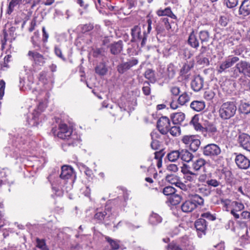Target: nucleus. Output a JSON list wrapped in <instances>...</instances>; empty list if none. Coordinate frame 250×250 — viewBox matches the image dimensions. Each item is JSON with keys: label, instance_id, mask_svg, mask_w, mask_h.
<instances>
[{"label": "nucleus", "instance_id": "e2e57ef3", "mask_svg": "<svg viewBox=\"0 0 250 250\" xmlns=\"http://www.w3.org/2000/svg\"><path fill=\"white\" fill-rule=\"evenodd\" d=\"M192 135L184 136L182 139V142L186 145H188L190 143V140L192 139Z\"/></svg>", "mask_w": 250, "mask_h": 250}, {"label": "nucleus", "instance_id": "2f4dec72", "mask_svg": "<svg viewBox=\"0 0 250 250\" xmlns=\"http://www.w3.org/2000/svg\"><path fill=\"white\" fill-rule=\"evenodd\" d=\"M145 77L146 79L149 80L151 83H154L156 82L154 71L151 69H147L145 73Z\"/></svg>", "mask_w": 250, "mask_h": 250}, {"label": "nucleus", "instance_id": "a211bd4d", "mask_svg": "<svg viewBox=\"0 0 250 250\" xmlns=\"http://www.w3.org/2000/svg\"><path fill=\"white\" fill-rule=\"evenodd\" d=\"M193 158V155L186 149L180 150V158L185 162H189Z\"/></svg>", "mask_w": 250, "mask_h": 250}, {"label": "nucleus", "instance_id": "680f3d73", "mask_svg": "<svg viewBox=\"0 0 250 250\" xmlns=\"http://www.w3.org/2000/svg\"><path fill=\"white\" fill-rule=\"evenodd\" d=\"M167 170L169 171L176 172L178 171V167L175 164H169L167 166Z\"/></svg>", "mask_w": 250, "mask_h": 250}, {"label": "nucleus", "instance_id": "4c0bfd02", "mask_svg": "<svg viewBox=\"0 0 250 250\" xmlns=\"http://www.w3.org/2000/svg\"><path fill=\"white\" fill-rule=\"evenodd\" d=\"M168 132L173 136H179L181 134L180 127L178 125L173 126L171 128L169 127Z\"/></svg>", "mask_w": 250, "mask_h": 250}, {"label": "nucleus", "instance_id": "a18cd8bd", "mask_svg": "<svg viewBox=\"0 0 250 250\" xmlns=\"http://www.w3.org/2000/svg\"><path fill=\"white\" fill-rule=\"evenodd\" d=\"M142 91L143 93L146 96H148L150 94L151 88L150 87V84L148 82H145L144 83V86L142 88Z\"/></svg>", "mask_w": 250, "mask_h": 250}, {"label": "nucleus", "instance_id": "5fc2aeb1", "mask_svg": "<svg viewBox=\"0 0 250 250\" xmlns=\"http://www.w3.org/2000/svg\"><path fill=\"white\" fill-rule=\"evenodd\" d=\"M167 250H182V249L177 244L171 242L167 246Z\"/></svg>", "mask_w": 250, "mask_h": 250}, {"label": "nucleus", "instance_id": "09e8293b", "mask_svg": "<svg viewBox=\"0 0 250 250\" xmlns=\"http://www.w3.org/2000/svg\"><path fill=\"white\" fill-rule=\"evenodd\" d=\"M37 247L42 250H48L45 244L44 240L43 239H37Z\"/></svg>", "mask_w": 250, "mask_h": 250}, {"label": "nucleus", "instance_id": "0e129e2a", "mask_svg": "<svg viewBox=\"0 0 250 250\" xmlns=\"http://www.w3.org/2000/svg\"><path fill=\"white\" fill-rule=\"evenodd\" d=\"M171 94L174 96H178L180 92V88L177 86H173L170 89Z\"/></svg>", "mask_w": 250, "mask_h": 250}, {"label": "nucleus", "instance_id": "5701e85b", "mask_svg": "<svg viewBox=\"0 0 250 250\" xmlns=\"http://www.w3.org/2000/svg\"><path fill=\"white\" fill-rule=\"evenodd\" d=\"M32 59L35 65L42 66L45 62L44 58L43 56L37 52H32Z\"/></svg>", "mask_w": 250, "mask_h": 250}, {"label": "nucleus", "instance_id": "6e6d98bb", "mask_svg": "<svg viewBox=\"0 0 250 250\" xmlns=\"http://www.w3.org/2000/svg\"><path fill=\"white\" fill-rule=\"evenodd\" d=\"M5 83L4 80H0V99H2L4 94Z\"/></svg>", "mask_w": 250, "mask_h": 250}, {"label": "nucleus", "instance_id": "cd10ccee", "mask_svg": "<svg viewBox=\"0 0 250 250\" xmlns=\"http://www.w3.org/2000/svg\"><path fill=\"white\" fill-rule=\"evenodd\" d=\"M199 119L197 116L195 115L192 117V120L190 122V124L193 125L194 129L197 131H203L204 128L199 123Z\"/></svg>", "mask_w": 250, "mask_h": 250}, {"label": "nucleus", "instance_id": "c03bdc74", "mask_svg": "<svg viewBox=\"0 0 250 250\" xmlns=\"http://www.w3.org/2000/svg\"><path fill=\"white\" fill-rule=\"evenodd\" d=\"M197 62L201 65H209V60L206 57H204L203 55H199L197 57Z\"/></svg>", "mask_w": 250, "mask_h": 250}, {"label": "nucleus", "instance_id": "f8f14e48", "mask_svg": "<svg viewBox=\"0 0 250 250\" xmlns=\"http://www.w3.org/2000/svg\"><path fill=\"white\" fill-rule=\"evenodd\" d=\"M238 14L245 17L250 15V0H243L239 8Z\"/></svg>", "mask_w": 250, "mask_h": 250}, {"label": "nucleus", "instance_id": "dca6fc26", "mask_svg": "<svg viewBox=\"0 0 250 250\" xmlns=\"http://www.w3.org/2000/svg\"><path fill=\"white\" fill-rule=\"evenodd\" d=\"M170 118L173 124H181L185 119V115L183 112H176L171 114Z\"/></svg>", "mask_w": 250, "mask_h": 250}, {"label": "nucleus", "instance_id": "13d9d810", "mask_svg": "<svg viewBox=\"0 0 250 250\" xmlns=\"http://www.w3.org/2000/svg\"><path fill=\"white\" fill-rule=\"evenodd\" d=\"M201 217L211 221L214 220L216 219L215 217L211 214L209 212H207L202 213Z\"/></svg>", "mask_w": 250, "mask_h": 250}, {"label": "nucleus", "instance_id": "20e7f679", "mask_svg": "<svg viewBox=\"0 0 250 250\" xmlns=\"http://www.w3.org/2000/svg\"><path fill=\"white\" fill-rule=\"evenodd\" d=\"M239 60V58L238 57L229 56L217 67L216 70L217 72L221 74L224 72H226L227 69L231 67L235 63L238 62Z\"/></svg>", "mask_w": 250, "mask_h": 250}, {"label": "nucleus", "instance_id": "0eeeda50", "mask_svg": "<svg viewBox=\"0 0 250 250\" xmlns=\"http://www.w3.org/2000/svg\"><path fill=\"white\" fill-rule=\"evenodd\" d=\"M235 162L237 166L240 169H247L250 167V160L242 154L235 153Z\"/></svg>", "mask_w": 250, "mask_h": 250}, {"label": "nucleus", "instance_id": "58836bf2", "mask_svg": "<svg viewBox=\"0 0 250 250\" xmlns=\"http://www.w3.org/2000/svg\"><path fill=\"white\" fill-rule=\"evenodd\" d=\"M200 144V140L197 137L195 140H193L192 144L189 146L190 149L193 152L196 151L199 148Z\"/></svg>", "mask_w": 250, "mask_h": 250}, {"label": "nucleus", "instance_id": "603ef678", "mask_svg": "<svg viewBox=\"0 0 250 250\" xmlns=\"http://www.w3.org/2000/svg\"><path fill=\"white\" fill-rule=\"evenodd\" d=\"M33 157H34V159L33 160H32V162L33 161L35 165H36L37 167L42 166V165L45 163V159L42 157L39 158L37 157L32 156V158Z\"/></svg>", "mask_w": 250, "mask_h": 250}, {"label": "nucleus", "instance_id": "9d476101", "mask_svg": "<svg viewBox=\"0 0 250 250\" xmlns=\"http://www.w3.org/2000/svg\"><path fill=\"white\" fill-rule=\"evenodd\" d=\"M170 125L169 119L166 116H162L158 120L157 126L162 134H166L169 130Z\"/></svg>", "mask_w": 250, "mask_h": 250}, {"label": "nucleus", "instance_id": "f3484780", "mask_svg": "<svg viewBox=\"0 0 250 250\" xmlns=\"http://www.w3.org/2000/svg\"><path fill=\"white\" fill-rule=\"evenodd\" d=\"M166 180L171 184L175 185L180 187L181 189L186 188V186L181 182L178 181L177 177L173 174L167 175L166 177Z\"/></svg>", "mask_w": 250, "mask_h": 250}, {"label": "nucleus", "instance_id": "4d7b16f0", "mask_svg": "<svg viewBox=\"0 0 250 250\" xmlns=\"http://www.w3.org/2000/svg\"><path fill=\"white\" fill-rule=\"evenodd\" d=\"M191 67L188 64H185L181 69V75H185L188 73Z\"/></svg>", "mask_w": 250, "mask_h": 250}, {"label": "nucleus", "instance_id": "2eb2a0df", "mask_svg": "<svg viewBox=\"0 0 250 250\" xmlns=\"http://www.w3.org/2000/svg\"><path fill=\"white\" fill-rule=\"evenodd\" d=\"M203 84L204 80L200 76L195 77L191 83L192 89L196 92L199 91L203 88Z\"/></svg>", "mask_w": 250, "mask_h": 250}, {"label": "nucleus", "instance_id": "6ab92c4d", "mask_svg": "<svg viewBox=\"0 0 250 250\" xmlns=\"http://www.w3.org/2000/svg\"><path fill=\"white\" fill-rule=\"evenodd\" d=\"M188 41V44L194 48H197L199 46V42L193 31L190 34Z\"/></svg>", "mask_w": 250, "mask_h": 250}, {"label": "nucleus", "instance_id": "6e6552de", "mask_svg": "<svg viewBox=\"0 0 250 250\" xmlns=\"http://www.w3.org/2000/svg\"><path fill=\"white\" fill-rule=\"evenodd\" d=\"M72 130L65 124H61L59 126L57 136L62 140H68L72 135Z\"/></svg>", "mask_w": 250, "mask_h": 250}, {"label": "nucleus", "instance_id": "774afa93", "mask_svg": "<svg viewBox=\"0 0 250 250\" xmlns=\"http://www.w3.org/2000/svg\"><path fill=\"white\" fill-rule=\"evenodd\" d=\"M54 51H55V54L58 57H59V58H61L63 60H65L64 58L63 57V56L62 55V53L61 50L59 47L56 46L55 47V50Z\"/></svg>", "mask_w": 250, "mask_h": 250}, {"label": "nucleus", "instance_id": "72a5a7b5", "mask_svg": "<svg viewBox=\"0 0 250 250\" xmlns=\"http://www.w3.org/2000/svg\"><path fill=\"white\" fill-rule=\"evenodd\" d=\"M151 137L152 139V142L151 143V147L154 150L158 149L160 146V143L158 140L154 139L156 137V134L154 132L151 133Z\"/></svg>", "mask_w": 250, "mask_h": 250}, {"label": "nucleus", "instance_id": "412c9836", "mask_svg": "<svg viewBox=\"0 0 250 250\" xmlns=\"http://www.w3.org/2000/svg\"><path fill=\"white\" fill-rule=\"evenodd\" d=\"M190 106L193 110L199 112L204 109L205 104L202 101H194L191 103Z\"/></svg>", "mask_w": 250, "mask_h": 250}, {"label": "nucleus", "instance_id": "bf43d9fd", "mask_svg": "<svg viewBox=\"0 0 250 250\" xmlns=\"http://www.w3.org/2000/svg\"><path fill=\"white\" fill-rule=\"evenodd\" d=\"M228 19L225 16H221L219 19V23L222 26H226L228 24Z\"/></svg>", "mask_w": 250, "mask_h": 250}, {"label": "nucleus", "instance_id": "37998d69", "mask_svg": "<svg viewBox=\"0 0 250 250\" xmlns=\"http://www.w3.org/2000/svg\"><path fill=\"white\" fill-rule=\"evenodd\" d=\"M212 174L211 173H203L200 175L198 178L199 182L201 183H207L209 180V178L211 176Z\"/></svg>", "mask_w": 250, "mask_h": 250}, {"label": "nucleus", "instance_id": "f704fd0d", "mask_svg": "<svg viewBox=\"0 0 250 250\" xmlns=\"http://www.w3.org/2000/svg\"><path fill=\"white\" fill-rule=\"evenodd\" d=\"M20 3H21L20 0H11L9 3L7 13L9 15L11 14L14 8Z\"/></svg>", "mask_w": 250, "mask_h": 250}, {"label": "nucleus", "instance_id": "7ed1b4c3", "mask_svg": "<svg viewBox=\"0 0 250 250\" xmlns=\"http://www.w3.org/2000/svg\"><path fill=\"white\" fill-rule=\"evenodd\" d=\"M131 34L132 42H141L142 46H144L146 43V31H144L143 34L141 33V29L139 25L134 26L131 30Z\"/></svg>", "mask_w": 250, "mask_h": 250}, {"label": "nucleus", "instance_id": "3c124183", "mask_svg": "<svg viewBox=\"0 0 250 250\" xmlns=\"http://www.w3.org/2000/svg\"><path fill=\"white\" fill-rule=\"evenodd\" d=\"M206 129L210 134V135H213L217 132L216 126L212 124L208 125L206 127Z\"/></svg>", "mask_w": 250, "mask_h": 250}, {"label": "nucleus", "instance_id": "864d4df0", "mask_svg": "<svg viewBox=\"0 0 250 250\" xmlns=\"http://www.w3.org/2000/svg\"><path fill=\"white\" fill-rule=\"evenodd\" d=\"M215 96V93L211 90H207L204 94V98L207 100H212Z\"/></svg>", "mask_w": 250, "mask_h": 250}, {"label": "nucleus", "instance_id": "9b49d317", "mask_svg": "<svg viewBox=\"0 0 250 250\" xmlns=\"http://www.w3.org/2000/svg\"><path fill=\"white\" fill-rule=\"evenodd\" d=\"M138 63V61L136 59H132L127 62H123L117 66V71L120 74H123L132 66L136 65Z\"/></svg>", "mask_w": 250, "mask_h": 250}, {"label": "nucleus", "instance_id": "c756f323", "mask_svg": "<svg viewBox=\"0 0 250 250\" xmlns=\"http://www.w3.org/2000/svg\"><path fill=\"white\" fill-rule=\"evenodd\" d=\"M167 157L169 161L174 162L180 158V150L171 151L167 154Z\"/></svg>", "mask_w": 250, "mask_h": 250}, {"label": "nucleus", "instance_id": "39448f33", "mask_svg": "<svg viewBox=\"0 0 250 250\" xmlns=\"http://www.w3.org/2000/svg\"><path fill=\"white\" fill-rule=\"evenodd\" d=\"M221 149L217 145L210 144L206 145L203 148V153L205 156L213 157L219 155Z\"/></svg>", "mask_w": 250, "mask_h": 250}, {"label": "nucleus", "instance_id": "8fccbe9b", "mask_svg": "<svg viewBox=\"0 0 250 250\" xmlns=\"http://www.w3.org/2000/svg\"><path fill=\"white\" fill-rule=\"evenodd\" d=\"M238 4V0H226V4L229 8H235Z\"/></svg>", "mask_w": 250, "mask_h": 250}, {"label": "nucleus", "instance_id": "ea45409f", "mask_svg": "<svg viewBox=\"0 0 250 250\" xmlns=\"http://www.w3.org/2000/svg\"><path fill=\"white\" fill-rule=\"evenodd\" d=\"M176 189L172 187L167 186L163 189V193L167 196H170L171 195L175 193Z\"/></svg>", "mask_w": 250, "mask_h": 250}, {"label": "nucleus", "instance_id": "ddd939ff", "mask_svg": "<svg viewBox=\"0 0 250 250\" xmlns=\"http://www.w3.org/2000/svg\"><path fill=\"white\" fill-rule=\"evenodd\" d=\"M238 142L241 147L250 152V136L245 133L240 134L239 136Z\"/></svg>", "mask_w": 250, "mask_h": 250}, {"label": "nucleus", "instance_id": "a878e982", "mask_svg": "<svg viewBox=\"0 0 250 250\" xmlns=\"http://www.w3.org/2000/svg\"><path fill=\"white\" fill-rule=\"evenodd\" d=\"M110 51L113 54H117L122 50V42L120 41L111 44Z\"/></svg>", "mask_w": 250, "mask_h": 250}, {"label": "nucleus", "instance_id": "69168bd1", "mask_svg": "<svg viewBox=\"0 0 250 250\" xmlns=\"http://www.w3.org/2000/svg\"><path fill=\"white\" fill-rule=\"evenodd\" d=\"M235 207H234V209L236 210V211H241L244 208V206L242 203L238 202H235Z\"/></svg>", "mask_w": 250, "mask_h": 250}, {"label": "nucleus", "instance_id": "b1692460", "mask_svg": "<svg viewBox=\"0 0 250 250\" xmlns=\"http://www.w3.org/2000/svg\"><path fill=\"white\" fill-rule=\"evenodd\" d=\"M162 221V218L157 213L152 212L149 218V223L152 225H156Z\"/></svg>", "mask_w": 250, "mask_h": 250}, {"label": "nucleus", "instance_id": "a19ab883", "mask_svg": "<svg viewBox=\"0 0 250 250\" xmlns=\"http://www.w3.org/2000/svg\"><path fill=\"white\" fill-rule=\"evenodd\" d=\"M96 72L100 75H104L107 72V69L103 64H100L95 68Z\"/></svg>", "mask_w": 250, "mask_h": 250}, {"label": "nucleus", "instance_id": "1a4fd4ad", "mask_svg": "<svg viewBox=\"0 0 250 250\" xmlns=\"http://www.w3.org/2000/svg\"><path fill=\"white\" fill-rule=\"evenodd\" d=\"M234 68V71L250 77V63L241 61L235 65Z\"/></svg>", "mask_w": 250, "mask_h": 250}, {"label": "nucleus", "instance_id": "c85d7f7f", "mask_svg": "<svg viewBox=\"0 0 250 250\" xmlns=\"http://www.w3.org/2000/svg\"><path fill=\"white\" fill-rule=\"evenodd\" d=\"M107 215V213L105 210L103 211H97L94 215V219L98 221V223H103L104 219Z\"/></svg>", "mask_w": 250, "mask_h": 250}, {"label": "nucleus", "instance_id": "4be33fe9", "mask_svg": "<svg viewBox=\"0 0 250 250\" xmlns=\"http://www.w3.org/2000/svg\"><path fill=\"white\" fill-rule=\"evenodd\" d=\"M206 221L202 218L197 220L195 222V227L198 231L204 233L206 229Z\"/></svg>", "mask_w": 250, "mask_h": 250}, {"label": "nucleus", "instance_id": "aec40b11", "mask_svg": "<svg viewBox=\"0 0 250 250\" xmlns=\"http://www.w3.org/2000/svg\"><path fill=\"white\" fill-rule=\"evenodd\" d=\"M206 164V160L203 158H198L193 161L192 163V168L195 171L199 170L201 168L204 167Z\"/></svg>", "mask_w": 250, "mask_h": 250}, {"label": "nucleus", "instance_id": "49530a36", "mask_svg": "<svg viewBox=\"0 0 250 250\" xmlns=\"http://www.w3.org/2000/svg\"><path fill=\"white\" fill-rule=\"evenodd\" d=\"M159 23L161 26H164V27L167 30H169L171 28L170 24L168 21V19L167 18H162Z\"/></svg>", "mask_w": 250, "mask_h": 250}, {"label": "nucleus", "instance_id": "338daca9", "mask_svg": "<svg viewBox=\"0 0 250 250\" xmlns=\"http://www.w3.org/2000/svg\"><path fill=\"white\" fill-rule=\"evenodd\" d=\"M154 158L157 160H162V158L164 155V153L162 150L156 151L154 153Z\"/></svg>", "mask_w": 250, "mask_h": 250}, {"label": "nucleus", "instance_id": "f257e3e1", "mask_svg": "<svg viewBox=\"0 0 250 250\" xmlns=\"http://www.w3.org/2000/svg\"><path fill=\"white\" fill-rule=\"evenodd\" d=\"M190 199L185 201L181 205L182 210L185 213H189L193 211L198 206H203L204 200L197 194H189Z\"/></svg>", "mask_w": 250, "mask_h": 250}, {"label": "nucleus", "instance_id": "423d86ee", "mask_svg": "<svg viewBox=\"0 0 250 250\" xmlns=\"http://www.w3.org/2000/svg\"><path fill=\"white\" fill-rule=\"evenodd\" d=\"M25 72H26V77H23L22 79H21L20 83V89L22 91H30L31 89V70L30 69H27L24 66Z\"/></svg>", "mask_w": 250, "mask_h": 250}, {"label": "nucleus", "instance_id": "052dcab7", "mask_svg": "<svg viewBox=\"0 0 250 250\" xmlns=\"http://www.w3.org/2000/svg\"><path fill=\"white\" fill-rule=\"evenodd\" d=\"M46 103L45 102H40L38 107V111H37V114H38L39 113L42 112L46 107ZM34 112H36V110H35Z\"/></svg>", "mask_w": 250, "mask_h": 250}, {"label": "nucleus", "instance_id": "79ce46f5", "mask_svg": "<svg viewBox=\"0 0 250 250\" xmlns=\"http://www.w3.org/2000/svg\"><path fill=\"white\" fill-rule=\"evenodd\" d=\"M240 109L241 112L244 114H249L250 113V104L247 103H242L240 105Z\"/></svg>", "mask_w": 250, "mask_h": 250}, {"label": "nucleus", "instance_id": "de8ad7c7", "mask_svg": "<svg viewBox=\"0 0 250 250\" xmlns=\"http://www.w3.org/2000/svg\"><path fill=\"white\" fill-rule=\"evenodd\" d=\"M171 13V9L169 7H167L165 9H159L157 11V14L159 16H168L169 14Z\"/></svg>", "mask_w": 250, "mask_h": 250}, {"label": "nucleus", "instance_id": "473e14b6", "mask_svg": "<svg viewBox=\"0 0 250 250\" xmlns=\"http://www.w3.org/2000/svg\"><path fill=\"white\" fill-rule=\"evenodd\" d=\"M175 74L174 66L172 64L168 65L166 71V76L169 79L173 78Z\"/></svg>", "mask_w": 250, "mask_h": 250}, {"label": "nucleus", "instance_id": "f03ea898", "mask_svg": "<svg viewBox=\"0 0 250 250\" xmlns=\"http://www.w3.org/2000/svg\"><path fill=\"white\" fill-rule=\"evenodd\" d=\"M236 110L235 102L231 101L225 102L220 107L219 116L223 120L229 119L235 114Z\"/></svg>", "mask_w": 250, "mask_h": 250}, {"label": "nucleus", "instance_id": "bb28decb", "mask_svg": "<svg viewBox=\"0 0 250 250\" xmlns=\"http://www.w3.org/2000/svg\"><path fill=\"white\" fill-rule=\"evenodd\" d=\"M198 36L202 44L208 42L210 38V34L207 30L200 31L199 32Z\"/></svg>", "mask_w": 250, "mask_h": 250}, {"label": "nucleus", "instance_id": "4468645a", "mask_svg": "<svg viewBox=\"0 0 250 250\" xmlns=\"http://www.w3.org/2000/svg\"><path fill=\"white\" fill-rule=\"evenodd\" d=\"M74 174L73 169L71 167L63 166L62 167L60 177L63 180H67L71 178Z\"/></svg>", "mask_w": 250, "mask_h": 250}, {"label": "nucleus", "instance_id": "7c9ffc66", "mask_svg": "<svg viewBox=\"0 0 250 250\" xmlns=\"http://www.w3.org/2000/svg\"><path fill=\"white\" fill-rule=\"evenodd\" d=\"M168 200L172 205L175 206L180 202L181 200V197L180 195L174 193L170 196H169Z\"/></svg>", "mask_w": 250, "mask_h": 250}, {"label": "nucleus", "instance_id": "e433bc0d", "mask_svg": "<svg viewBox=\"0 0 250 250\" xmlns=\"http://www.w3.org/2000/svg\"><path fill=\"white\" fill-rule=\"evenodd\" d=\"M208 187H212L213 188H216L220 185L221 182L219 181L214 179L212 177V174L209 178L208 182L206 183Z\"/></svg>", "mask_w": 250, "mask_h": 250}, {"label": "nucleus", "instance_id": "c9c22d12", "mask_svg": "<svg viewBox=\"0 0 250 250\" xmlns=\"http://www.w3.org/2000/svg\"><path fill=\"white\" fill-rule=\"evenodd\" d=\"M198 191L204 195V196H208L210 194L211 191L209 188L208 186L207 187L206 185H202L199 186Z\"/></svg>", "mask_w": 250, "mask_h": 250}, {"label": "nucleus", "instance_id": "393cba45", "mask_svg": "<svg viewBox=\"0 0 250 250\" xmlns=\"http://www.w3.org/2000/svg\"><path fill=\"white\" fill-rule=\"evenodd\" d=\"M190 100V95L185 92L179 96L177 101L181 105H186L189 102Z\"/></svg>", "mask_w": 250, "mask_h": 250}]
</instances>
